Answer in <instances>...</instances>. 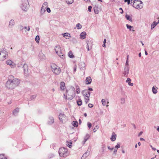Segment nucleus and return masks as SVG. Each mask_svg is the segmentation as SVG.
I'll list each match as a JSON object with an SVG mask.
<instances>
[{
	"instance_id": "52",
	"label": "nucleus",
	"mask_w": 159,
	"mask_h": 159,
	"mask_svg": "<svg viewBox=\"0 0 159 159\" xmlns=\"http://www.w3.org/2000/svg\"><path fill=\"white\" fill-rule=\"evenodd\" d=\"M17 66L18 68H21L22 66V64L21 63H19L17 65Z\"/></svg>"
},
{
	"instance_id": "35",
	"label": "nucleus",
	"mask_w": 159,
	"mask_h": 159,
	"mask_svg": "<svg viewBox=\"0 0 159 159\" xmlns=\"http://www.w3.org/2000/svg\"><path fill=\"white\" fill-rule=\"evenodd\" d=\"M13 62L11 60H7V61H6V63L8 65H9V66H11V65L12 63H13Z\"/></svg>"
},
{
	"instance_id": "57",
	"label": "nucleus",
	"mask_w": 159,
	"mask_h": 159,
	"mask_svg": "<svg viewBox=\"0 0 159 159\" xmlns=\"http://www.w3.org/2000/svg\"><path fill=\"white\" fill-rule=\"evenodd\" d=\"M125 2H127L128 4L129 5L130 3V0H125Z\"/></svg>"
},
{
	"instance_id": "30",
	"label": "nucleus",
	"mask_w": 159,
	"mask_h": 159,
	"mask_svg": "<svg viewBox=\"0 0 159 159\" xmlns=\"http://www.w3.org/2000/svg\"><path fill=\"white\" fill-rule=\"evenodd\" d=\"M46 9V8H44L43 7H42L41 8V12H40L41 14V15H43V13H44L45 12Z\"/></svg>"
},
{
	"instance_id": "46",
	"label": "nucleus",
	"mask_w": 159,
	"mask_h": 159,
	"mask_svg": "<svg viewBox=\"0 0 159 159\" xmlns=\"http://www.w3.org/2000/svg\"><path fill=\"white\" fill-rule=\"evenodd\" d=\"M121 103L122 104H124L125 102V98H122L121 99Z\"/></svg>"
},
{
	"instance_id": "9",
	"label": "nucleus",
	"mask_w": 159,
	"mask_h": 159,
	"mask_svg": "<svg viewBox=\"0 0 159 159\" xmlns=\"http://www.w3.org/2000/svg\"><path fill=\"white\" fill-rule=\"evenodd\" d=\"M23 67L24 75L25 76H27L28 75V65L26 64H25L23 66Z\"/></svg>"
},
{
	"instance_id": "37",
	"label": "nucleus",
	"mask_w": 159,
	"mask_h": 159,
	"mask_svg": "<svg viewBox=\"0 0 159 159\" xmlns=\"http://www.w3.org/2000/svg\"><path fill=\"white\" fill-rule=\"evenodd\" d=\"M95 14H98V10L97 7H94L93 8Z\"/></svg>"
},
{
	"instance_id": "50",
	"label": "nucleus",
	"mask_w": 159,
	"mask_h": 159,
	"mask_svg": "<svg viewBox=\"0 0 159 159\" xmlns=\"http://www.w3.org/2000/svg\"><path fill=\"white\" fill-rule=\"evenodd\" d=\"M54 122V119L53 117L50 118V123H53Z\"/></svg>"
},
{
	"instance_id": "32",
	"label": "nucleus",
	"mask_w": 159,
	"mask_h": 159,
	"mask_svg": "<svg viewBox=\"0 0 159 159\" xmlns=\"http://www.w3.org/2000/svg\"><path fill=\"white\" fill-rule=\"evenodd\" d=\"M78 122L77 121H73L72 125L75 127H77L78 125Z\"/></svg>"
},
{
	"instance_id": "41",
	"label": "nucleus",
	"mask_w": 159,
	"mask_h": 159,
	"mask_svg": "<svg viewBox=\"0 0 159 159\" xmlns=\"http://www.w3.org/2000/svg\"><path fill=\"white\" fill-rule=\"evenodd\" d=\"M0 159H7L3 154H0Z\"/></svg>"
},
{
	"instance_id": "2",
	"label": "nucleus",
	"mask_w": 159,
	"mask_h": 159,
	"mask_svg": "<svg viewBox=\"0 0 159 159\" xmlns=\"http://www.w3.org/2000/svg\"><path fill=\"white\" fill-rule=\"evenodd\" d=\"M75 89L73 87L70 89L66 90V93H64L63 98L65 99L71 100L75 96Z\"/></svg>"
},
{
	"instance_id": "13",
	"label": "nucleus",
	"mask_w": 159,
	"mask_h": 159,
	"mask_svg": "<svg viewBox=\"0 0 159 159\" xmlns=\"http://www.w3.org/2000/svg\"><path fill=\"white\" fill-rule=\"evenodd\" d=\"M90 137V135L88 134H86L84 138V140L82 142L83 145L89 139Z\"/></svg>"
},
{
	"instance_id": "36",
	"label": "nucleus",
	"mask_w": 159,
	"mask_h": 159,
	"mask_svg": "<svg viewBox=\"0 0 159 159\" xmlns=\"http://www.w3.org/2000/svg\"><path fill=\"white\" fill-rule=\"evenodd\" d=\"M39 36L38 35H37L35 38V40L37 43H39Z\"/></svg>"
},
{
	"instance_id": "27",
	"label": "nucleus",
	"mask_w": 159,
	"mask_h": 159,
	"mask_svg": "<svg viewBox=\"0 0 159 159\" xmlns=\"http://www.w3.org/2000/svg\"><path fill=\"white\" fill-rule=\"evenodd\" d=\"M19 111V108H17L15 109L13 111V113L14 115H16Z\"/></svg>"
},
{
	"instance_id": "18",
	"label": "nucleus",
	"mask_w": 159,
	"mask_h": 159,
	"mask_svg": "<svg viewBox=\"0 0 159 159\" xmlns=\"http://www.w3.org/2000/svg\"><path fill=\"white\" fill-rule=\"evenodd\" d=\"M116 134L114 132H113L112 133V135L111 138V140L112 141H115L116 139Z\"/></svg>"
},
{
	"instance_id": "29",
	"label": "nucleus",
	"mask_w": 159,
	"mask_h": 159,
	"mask_svg": "<svg viewBox=\"0 0 159 159\" xmlns=\"http://www.w3.org/2000/svg\"><path fill=\"white\" fill-rule=\"evenodd\" d=\"M125 17L127 20H128L131 22L132 21V19L129 16L127 15H125Z\"/></svg>"
},
{
	"instance_id": "10",
	"label": "nucleus",
	"mask_w": 159,
	"mask_h": 159,
	"mask_svg": "<svg viewBox=\"0 0 159 159\" xmlns=\"http://www.w3.org/2000/svg\"><path fill=\"white\" fill-rule=\"evenodd\" d=\"M82 93L84 97L87 98H89L90 96V92L87 90H84L82 92Z\"/></svg>"
},
{
	"instance_id": "19",
	"label": "nucleus",
	"mask_w": 159,
	"mask_h": 159,
	"mask_svg": "<svg viewBox=\"0 0 159 159\" xmlns=\"http://www.w3.org/2000/svg\"><path fill=\"white\" fill-rule=\"evenodd\" d=\"M66 88L65 83L63 82H61L60 83V89L61 90H64Z\"/></svg>"
},
{
	"instance_id": "23",
	"label": "nucleus",
	"mask_w": 159,
	"mask_h": 159,
	"mask_svg": "<svg viewBox=\"0 0 159 159\" xmlns=\"http://www.w3.org/2000/svg\"><path fill=\"white\" fill-rule=\"evenodd\" d=\"M158 23H159V20H158L157 22H156V21H154L153 23L151 25V29H153L155 27V26Z\"/></svg>"
},
{
	"instance_id": "49",
	"label": "nucleus",
	"mask_w": 159,
	"mask_h": 159,
	"mask_svg": "<svg viewBox=\"0 0 159 159\" xmlns=\"http://www.w3.org/2000/svg\"><path fill=\"white\" fill-rule=\"evenodd\" d=\"M87 124H88V125L89 127V129H90L91 128V127L92 126V124L89 122H88Z\"/></svg>"
},
{
	"instance_id": "48",
	"label": "nucleus",
	"mask_w": 159,
	"mask_h": 159,
	"mask_svg": "<svg viewBox=\"0 0 159 159\" xmlns=\"http://www.w3.org/2000/svg\"><path fill=\"white\" fill-rule=\"evenodd\" d=\"M125 66L129 67L128 63V60H126Z\"/></svg>"
},
{
	"instance_id": "39",
	"label": "nucleus",
	"mask_w": 159,
	"mask_h": 159,
	"mask_svg": "<svg viewBox=\"0 0 159 159\" xmlns=\"http://www.w3.org/2000/svg\"><path fill=\"white\" fill-rule=\"evenodd\" d=\"M102 103L104 106H105L106 105V102L104 99H102L101 101Z\"/></svg>"
},
{
	"instance_id": "34",
	"label": "nucleus",
	"mask_w": 159,
	"mask_h": 159,
	"mask_svg": "<svg viewBox=\"0 0 159 159\" xmlns=\"http://www.w3.org/2000/svg\"><path fill=\"white\" fill-rule=\"evenodd\" d=\"M66 2L68 4H71L74 2V0H66Z\"/></svg>"
},
{
	"instance_id": "31",
	"label": "nucleus",
	"mask_w": 159,
	"mask_h": 159,
	"mask_svg": "<svg viewBox=\"0 0 159 159\" xmlns=\"http://www.w3.org/2000/svg\"><path fill=\"white\" fill-rule=\"evenodd\" d=\"M68 56L70 58H73L74 56L72 52L71 51H70L68 53Z\"/></svg>"
},
{
	"instance_id": "64",
	"label": "nucleus",
	"mask_w": 159,
	"mask_h": 159,
	"mask_svg": "<svg viewBox=\"0 0 159 159\" xmlns=\"http://www.w3.org/2000/svg\"><path fill=\"white\" fill-rule=\"evenodd\" d=\"M76 67H74V72H75V71H76Z\"/></svg>"
},
{
	"instance_id": "24",
	"label": "nucleus",
	"mask_w": 159,
	"mask_h": 159,
	"mask_svg": "<svg viewBox=\"0 0 159 159\" xmlns=\"http://www.w3.org/2000/svg\"><path fill=\"white\" fill-rule=\"evenodd\" d=\"M90 154V152H86L85 153H84L82 157H81L82 159H85L87 156L89 155Z\"/></svg>"
},
{
	"instance_id": "22",
	"label": "nucleus",
	"mask_w": 159,
	"mask_h": 159,
	"mask_svg": "<svg viewBox=\"0 0 159 159\" xmlns=\"http://www.w3.org/2000/svg\"><path fill=\"white\" fill-rule=\"evenodd\" d=\"M92 82V79L90 76L87 77L86 78V84H90Z\"/></svg>"
},
{
	"instance_id": "38",
	"label": "nucleus",
	"mask_w": 159,
	"mask_h": 159,
	"mask_svg": "<svg viewBox=\"0 0 159 159\" xmlns=\"http://www.w3.org/2000/svg\"><path fill=\"white\" fill-rule=\"evenodd\" d=\"M68 33H65L64 34L63 36L66 39H68L69 36H68Z\"/></svg>"
},
{
	"instance_id": "11",
	"label": "nucleus",
	"mask_w": 159,
	"mask_h": 159,
	"mask_svg": "<svg viewBox=\"0 0 159 159\" xmlns=\"http://www.w3.org/2000/svg\"><path fill=\"white\" fill-rule=\"evenodd\" d=\"M129 67L125 66L123 74L124 76H125L126 77L127 76V75L129 73Z\"/></svg>"
},
{
	"instance_id": "47",
	"label": "nucleus",
	"mask_w": 159,
	"mask_h": 159,
	"mask_svg": "<svg viewBox=\"0 0 159 159\" xmlns=\"http://www.w3.org/2000/svg\"><path fill=\"white\" fill-rule=\"evenodd\" d=\"M76 93L77 94H79L80 92V89L79 87L76 88Z\"/></svg>"
},
{
	"instance_id": "3",
	"label": "nucleus",
	"mask_w": 159,
	"mask_h": 159,
	"mask_svg": "<svg viewBox=\"0 0 159 159\" xmlns=\"http://www.w3.org/2000/svg\"><path fill=\"white\" fill-rule=\"evenodd\" d=\"M133 3V6L135 8L138 9H140L143 7V4L142 1L132 0L130 4L132 5Z\"/></svg>"
},
{
	"instance_id": "51",
	"label": "nucleus",
	"mask_w": 159,
	"mask_h": 159,
	"mask_svg": "<svg viewBox=\"0 0 159 159\" xmlns=\"http://www.w3.org/2000/svg\"><path fill=\"white\" fill-rule=\"evenodd\" d=\"M98 126H96L93 129V131L94 132H95L97 130V129H98Z\"/></svg>"
},
{
	"instance_id": "42",
	"label": "nucleus",
	"mask_w": 159,
	"mask_h": 159,
	"mask_svg": "<svg viewBox=\"0 0 159 159\" xmlns=\"http://www.w3.org/2000/svg\"><path fill=\"white\" fill-rule=\"evenodd\" d=\"M76 27L78 29H80L82 28V26L80 23L77 24Z\"/></svg>"
},
{
	"instance_id": "61",
	"label": "nucleus",
	"mask_w": 159,
	"mask_h": 159,
	"mask_svg": "<svg viewBox=\"0 0 159 159\" xmlns=\"http://www.w3.org/2000/svg\"><path fill=\"white\" fill-rule=\"evenodd\" d=\"M71 143L70 142V144H68L67 146L69 148H71V147L72 146L71 145Z\"/></svg>"
},
{
	"instance_id": "1",
	"label": "nucleus",
	"mask_w": 159,
	"mask_h": 159,
	"mask_svg": "<svg viewBox=\"0 0 159 159\" xmlns=\"http://www.w3.org/2000/svg\"><path fill=\"white\" fill-rule=\"evenodd\" d=\"M20 80L16 78L9 80L6 84V87L8 89H12L18 85Z\"/></svg>"
},
{
	"instance_id": "54",
	"label": "nucleus",
	"mask_w": 159,
	"mask_h": 159,
	"mask_svg": "<svg viewBox=\"0 0 159 159\" xmlns=\"http://www.w3.org/2000/svg\"><path fill=\"white\" fill-rule=\"evenodd\" d=\"M24 28L27 29L28 31H29L30 30V28L29 26L27 27L26 26L24 27Z\"/></svg>"
},
{
	"instance_id": "60",
	"label": "nucleus",
	"mask_w": 159,
	"mask_h": 159,
	"mask_svg": "<svg viewBox=\"0 0 159 159\" xmlns=\"http://www.w3.org/2000/svg\"><path fill=\"white\" fill-rule=\"evenodd\" d=\"M143 133L142 131L140 132L138 135L139 137Z\"/></svg>"
},
{
	"instance_id": "12",
	"label": "nucleus",
	"mask_w": 159,
	"mask_h": 159,
	"mask_svg": "<svg viewBox=\"0 0 159 159\" xmlns=\"http://www.w3.org/2000/svg\"><path fill=\"white\" fill-rule=\"evenodd\" d=\"M48 6V3L47 2H45L43 4L42 7L45 8H46V10L49 13L50 12V8L49 7H47Z\"/></svg>"
},
{
	"instance_id": "14",
	"label": "nucleus",
	"mask_w": 159,
	"mask_h": 159,
	"mask_svg": "<svg viewBox=\"0 0 159 159\" xmlns=\"http://www.w3.org/2000/svg\"><path fill=\"white\" fill-rule=\"evenodd\" d=\"M120 143H117V144L116 146H115V148L113 151V153L114 154H116L118 148H120Z\"/></svg>"
},
{
	"instance_id": "44",
	"label": "nucleus",
	"mask_w": 159,
	"mask_h": 159,
	"mask_svg": "<svg viewBox=\"0 0 159 159\" xmlns=\"http://www.w3.org/2000/svg\"><path fill=\"white\" fill-rule=\"evenodd\" d=\"M36 97V95H33L31 96L30 99L31 100L34 99Z\"/></svg>"
},
{
	"instance_id": "7",
	"label": "nucleus",
	"mask_w": 159,
	"mask_h": 159,
	"mask_svg": "<svg viewBox=\"0 0 159 159\" xmlns=\"http://www.w3.org/2000/svg\"><path fill=\"white\" fill-rule=\"evenodd\" d=\"M7 56V52L5 50H3L0 53V60L3 61L6 59Z\"/></svg>"
},
{
	"instance_id": "25",
	"label": "nucleus",
	"mask_w": 159,
	"mask_h": 159,
	"mask_svg": "<svg viewBox=\"0 0 159 159\" xmlns=\"http://www.w3.org/2000/svg\"><path fill=\"white\" fill-rule=\"evenodd\" d=\"M86 33L85 32H82L80 34V38L82 39H84L86 37Z\"/></svg>"
},
{
	"instance_id": "58",
	"label": "nucleus",
	"mask_w": 159,
	"mask_h": 159,
	"mask_svg": "<svg viewBox=\"0 0 159 159\" xmlns=\"http://www.w3.org/2000/svg\"><path fill=\"white\" fill-rule=\"evenodd\" d=\"M88 106L90 108H92V107H93V105L92 104L89 103L88 104Z\"/></svg>"
},
{
	"instance_id": "43",
	"label": "nucleus",
	"mask_w": 159,
	"mask_h": 159,
	"mask_svg": "<svg viewBox=\"0 0 159 159\" xmlns=\"http://www.w3.org/2000/svg\"><path fill=\"white\" fill-rule=\"evenodd\" d=\"M84 98L85 99V102L86 104H87L89 102V98H86V97H85Z\"/></svg>"
},
{
	"instance_id": "63",
	"label": "nucleus",
	"mask_w": 159,
	"mask_h": 159,
	"mask_svg": "<svg viewBox=\"0 0 159 159\" xmlns=\"http://www.w3.org/2000/svg\"><path fill=\"white\" fill-rule=\"evenodd\" d=\"M140 140L141 141H144V139L142 138H140Z\"/></svg>"
},
{
	"instance_id": "21",
	"label": "nucleus",
	"mask_w": 159,
	"mask_h": 159,
	"mask_svg": "<svg viewBox=\"0 0 159 159\" xmlns=\"http://www.w3.org/2000/svg\"><path fill=\"white\" fill-rule=\"evenodd\" d=\"M61 72V69L60 67H58L57 69H56L55 70H53V72L56 75L59 74Z\"/></svg>"
},
{
	"instance_id": "6",
	"label": "nucleus",
	"mask_w": 159,
	"mask_h": 159,
	"mask_svg": "<svg viewBox=\"0 0 159 159\" xmlns=\"http://www.w3.org/2000/svg\"><path fill=\"white\" fill-rule=\"evenodd\" d=\"M56 53L61 58H63L64 57V54L61 52V49L60 46L59 45H56L54 49Z\"/></svg>"
},
{
	"instance_id": "15",
	"label": "nucleus",
	"mask_w": 159,
	"mask_h": 159,
	"mask_svg": "<svg viewBox=\"0 0 159 159\" xmlns=\"http://www.w3.org/2000/svg\"><path fill=\"white\" fill-rule=\"evenodd\" d=\"M15 24V22L14 20H11L9 23L8 27L10 28H11L13 27V26Z\"/></svg>"
},
{
	"instance_id": "26",
	"label": "nucleus",
	"mask_w": 159,
	"mask_h": 159,
	"mask_svg": "<svg viewBox=\"0 0 159 159\" xmlns=\"http://www.w3.org/2000/svg\"><path fill=\"white\" fill-rule=\"evenodd\" d=\"M131 79L129 78H128L127 80H126V82L128 83V84L129 85L132 86L133 85V83H131Z\"/></svg>"
},
{
	"instance_id": "53",
	"label": "nucleus",
	"mask_w": 159,
	"mask_h": 159,
	"mask_svg": "<svg viewBox=\"0 0 159 159\" xmlns=\"http://www.w3.org/2000/svg\"><path fill=\"white\" fill-rule=\"evenodd\" d=\"M92 8V6H89L88 9V11H89V12L91 11Z\"/></svg>"
},
{
	"instance_id": "55",
	"label": "nucleus",
	"mask_w": 159,
	"mask_h": 159,
	"mask_svg": "<svg viewBox=\"0 0 159 159\" xmlns=\"http://www.w3.org/2000/svg\"><path fill=\"white\" fill-rule=\"evenodd\" d=\"M24 27L20 25L19 27V29L20 30H23Z\"/></svg>"
},
{
	"instance_id": "45",
	"label": "nucleus",
	"mask_w": 159,
	"mask_h": 159,
	"mask_svg": "<svg viewBox=\"0 0 159 159\" xmlns=\"http://www.w3.org/2000/svg\"><path fill=\"white\" fill-rule=\"evenodd\" d=\"M10 66L12 68H14L16 66V64L13 62L11 65Z\"/></svg>"
},
{
	"instance_id": "28",
	"label": "nucleus",
	"mask_w": 159,
	"mask_h": 159,
	"mask_svg": "<svg viewBox=\"0 0 159 159\" xmlns=\"http://www.w3.org/2000/svg\"><path fill=\"white\" fill-rule=\"evenodd\" d=\"M126 27L128 29H129L130 31H134V30H133V27L131 25H129L128 24L126 25Z\"/></svg>"
},
{
	"instance_id": "20",
	"label": "nucleus",
	"mask_w": 159,
	"mask_h": 159,
	"mask_svg": "<svg viewBox=\"0 0 159 159\" xmlns=\"http://www.w3.org/2000/svg\"><path fill=\"white\" fill-rule=\"evenodd\" d=\"M52 68V70L53 72V70H55L56 69H57L59 67L55 64H52L50 66Z\"/></svg>"
},
{
	"instance_id": "56",
	"label": "nucleus",
	"mask_w": 159,
	"mask_h": 159,
	"mask_svg": "<svg viewBox=\"0 0 159 159\" xmlns=\"http://www.w3.org/2000/svg\"><path fill=\"white\" fill-rule=\"evenodd\" d=\"M107 148L108 149H109L111 151H112L114 149L113 148H111L109 146H107Z\"/></svg>"
},
{
	"instance_id": "40",
	"label": "nucleus",
	"mask_w": 159,
	"mask_h": 159,
	"mask_svg": "<svg viewBox=\"0 0 159 159\" xmlns=\"http://www.w3.org/2000/svg\"><path fill=\"white\" fill-rule=\"evenodd\" d=\"M80 65H82L81 68L83 69L84 68L85 66V64L84 62H82L80 63L79 66H80Z\"/></svg>"
},
{
	"instance_id": "8",
	"label": "nucleus",
	"mask_w": 159,
	"mask_h": 159,
	"mask_svg": "<svg viewBox=\"0 0 159 159\" xmlns=\"http://www.w3.org/2000/svg\"><path fill=\"white\" fill-rule=\"evenodd\" d=\"M59 118L60 121L63 123H64L66 120V116L62 113L60 114L59 116Z\"/></svg>"
},
{
	"instance_id": "5",
	"label": "nucleus",
	"mask_w": 159,
	"mask_h": 159,
	"mask_svg": "<svg viewBox=\"0 0 159 159\" xmlns=\"http://www.w3.org/2000/svg\"><path fill=\"white\" fill-rule=\"evenodd\" d=\"M59 153L61 157H65L69 155L67 149L64 148H60L59 151Z\"/></svg>"
},
{
	"instance_id": "4",
	"label": "nucleus",
	"mask_w": 159,
	"mask_h": 159,
	"mask_svg": "<svg viewBox=\"0 0 159 159\" xmlns=\"http://www.w3.org/2000/svg\"><path fill=\"white\" fill-rule=\"evenodd\" d=\"M29 7L28 0H21L20 7L22 9L25 11H27Z\"/></svg>"
},
{
	"instance_id": "62",
	"label": "nucleus",
	"mask_w": 159,
	"mask_h": 159,
	"mask_svg": "<svg viewBox=\"0 0 159 159\" xmlns=\"http://www.w3.org/2000/svg\"><path fill=\"white\" fill-rule=\"evenodd\" d=\"M119 10H121L122 11L121 12H120V13L122 14L123 13V11L122 10V9L120 7L119 8Z\"/></svg>"
},
{
	"instance_id": "16",
	"label": "nucleus",
	"mask_w": 159,
	"mask_h": 159,
	"mask_svg": "<svg viewBox=\"0 0 159 159\" xmlns=\"http://www.w3.org/2000/svg\"><path fill=\"white\" fill-rule=\"evenodd\" d=\"M39 57L41 60H44L46 58L45 55L42 52L39 53Z\"/></svg>"
},
{
	"instance_id": "17",
	"label": "nucleus",
	"mask_w": 159,
	"mask_h": 159,
	"mask_svg": "<svg viewBox=\"0 0 159 159\" xmlns=\"http://www.w3.org/2000/svg\"><path fill=\"white\" fill-rule=\"evenodd\" d=\"M157 89L158 88L156 86H153L152 88V91L153 93L154 94H156L157 92Z\"/></svg>"
},
{
	"instance_id": "33",
	"label": "nucleus",
	"mask_w": 159,
	"mask_h": 159,
	"mask_svg": "<svg viewBox=\"0 0 159 159\" xmlns=\"http://www.w3.org/2000/svg\"><path fill=\"white\" fill-rule=\"evenodd\" d=\"M77 105L78 106H81L82 104V100L80 99L77 102Z\"/></svg>"
},
{
	"instance_id": "59",
	"label": "nucleus",
	"mask_w": 159,
	"mask_h": 159,
	"mask_svg": "<svg viewBox=\"0 0 159 159\" xmlns=\"http://www.w3.org/2000/svg\"><path fill=\"white\" fill-rule=\"evenodd\" d=\"M86 48H87V49L88 51H89L90 50V49H89V46L88 43H87V44L86 45Z\"/></svg>"
}]
</instances>
